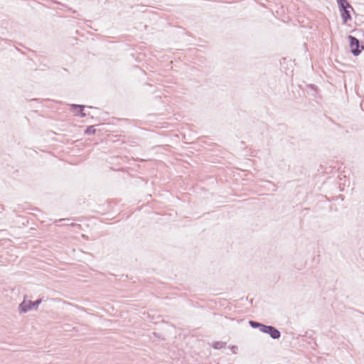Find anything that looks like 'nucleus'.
Returning a JSON list of instances; mask_svg holds the SVG:
<instances>
[{
    "mask_svg": "<svg viewBox=\"0 0 364 364\" xmlns=\"http://www.w3.org/2000/svg\"><path fill=\"white\" fill-rule=\"evenodd\" d=\"M260 330L264 333H269L273 338H278L280 336V332L272 326L261 325Z\"/></svg>",
    "mask_w": 364,
    "mask_h": 364,
    "instance_id": "1",
    "label": "nucleus"
},
{
    "mask_svg": "<svg viewBox=\"0 0 364 364\" xmlns=\"http://www.w3.org/2000/svg\"><path fill=\"white\" fill-rule=\"evenodd\" d=\"M348 38L350 40V48L351 52L355 55H358L360 53V50L358 49L359 48L358 40L351 36H349Z\"/></svg>",
    "mask_w": 364,
    "mask_h": 364,
    "instance_id": "2",
    "label": "nucleus"
},
{
    "mask_svg": "<svg viewBox=\"0 0 364 364\" xmlns=\"http://www.w3.org/2000/svg\"><path fill=\"white\" fill-rule=\"evenodd\" d=\"M341 15L343 18V22L346 23L348 20L351 18V16L350 15L349 11L348 9H341Z\"/></svg>",
    "mask_w": 364,
    "mask_h": 364,
    "instance_id": "3",
    "label": "nucleus"
},
{
    "mask_svg": "<svg viewBox=\"0 0 364 364\" xmlns=\"http://www.w3.org/2000/svg\"><path fill=\"white\" fill-rule=\"evenodd\" d=\"M338 5L341 9L351 8L347 0H338Z\"/></svg>",
    "mask_w": 364,
    "mask_h": 364,
    "instance_id": "4",
    "label": "nucleus"
},
{
    "mask_svg": "<svg viewBox=\"0 0 364 364\" xmlns=\"http://www.w3.org/2000/svg\"><path fill=\"white\" fill-rule=\"evenodd\" d=\"M30 301H24L20 306L21 309L22 311H26L27 310L30 309L31 307L30 306Z\"/></svg>",
    "mask_w": 364,
    "mask_h": 364,
    "instance_id": "5",
    "label": "nucleus"
},
{
    "mask_svg": "<svg viewBox=\"0 0 364 364\" xmlns=\"http://www.w3.org/2000/svg\"><path fill=\"white\" fill-rule=\"evenodd\" d=\"M72 107L73 108H75V109H77V112L82 113V106H78V105H73Z\"/></svg>",
    "mask_w": 364,
    "mask_h": 364,
    "instance_id": "6",
    "label": "nucleus"
},
{
    "mask_svg": "<svg viewBox=\"0 0 364 364\" xmlns=\"http://www.w3.org/2000/svg\"><path fill=\"white\" fill-rule=\"evenodd\" d=\"M250 324H251L252 326H260V327H261V324L253 322V321H250Z\"/></svg>",
    "mask_w": 364,
    "mask_h": 364,
    "instance_id": "7",
    "label": "nucleus"
}]
</instances>
